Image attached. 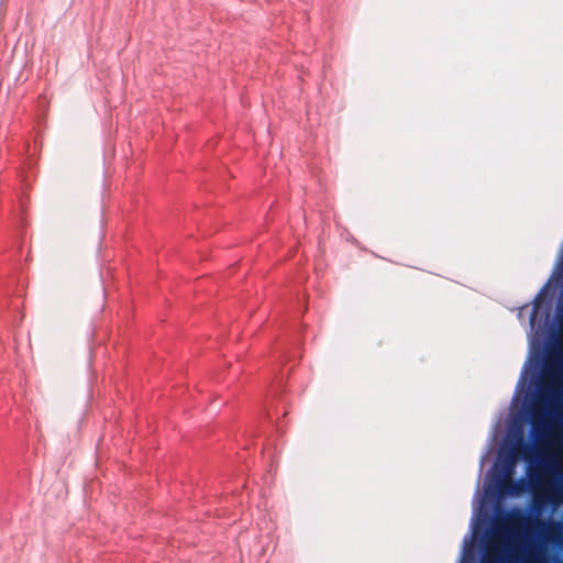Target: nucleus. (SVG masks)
Here are the masks:
<instances>
[{"instance_id": "obj_8", "label": "nucleus", "mask_w": 563, "mask_h": 563, "mask_svg": "<svg viewBox=\"0 0 563 563\" xmlns=\"http://www.w3.org/2000/svg\"><path fill=\"white\" fill-rule=\"evenodd\" d=\"M544 320V323L548 324V323H558V324H563V319H543Z\"/></svg>"}, {"instance_id": "obj_3", "label": "nucleus", "mask_w": 563, "mask_h": 563, "mask_svg": "<svg viewBox=\"0 0 563 563\" xmlns=\"http://www.w3.org/2000/svg\"><path fill=\"white\" fill-rule=\"evenodd\" d=\"M563 499V484L561 486L548 487L545 493L537 495L533 499V508L539 511L544 505H558Z\"/></svg>"}, {"instance_id": "obj_1", "label": "nucleus", "mask_w": 563, "mask_h": 563, "mask_svg": "<svg viewBox=\"0 0 563 563\" xmlns=\"http://www.w3.org/2000/svg\"><path fill=\"white\" fill-rule=\"evenodd\" d=\"M532 448L530 444L520 440L514 448V457L508 461L505 465V477L500 482V488L504 493L512 496L521 495L527 490L528 484L525 478L512 479L511 475L515 468V462L518 455L525 460H530Z\"/></svg>"}, {"instance_id": "obj_6", "label": "nucleus", "mask_w": 563, "mask_h": 563, "mask_svg": "<svg viewBox=\"0 0 563 563\" xmlns=\"http://www.w3.org/2000/svg\"><path fill=\"white\" fill-rule=\"evenodd\" d=\"M553 317H563V295L561 296V298L559 300V303H558V307L555 310V314Z\"/></svg>"}, {"instance_id": "obj_9", "label": "nucleus", "mask_w": 563, "mask_h": 563, "mask_svg": "<svg viewBox=\"0 0 563 563\" xmlns=\"http://www.w3.org/2000/svg\"><path fill=\"white\" fill-rule=\"evenodd\" d=\"M537 320L541 321L542 319H534V318L530 319L531 327H534Z\"/></svg>"}, {"instance_id": "obj_2", "label": "nucleus", "mask_w": 563, "mask_h": 563, "mask_svg": "<svg viewBox=\"0 0 563 563\" xmlns=\"http://www.w3.org/2000/svg\"><path fill=\"white\" fill-rule=\"evenodd\" d=\"M555 299V287L552 279H549L538 291L531 305H523L519 308V317L529 313V317H553Z\"/></svg>"}, {"instance_id": "obj_4", "label": "nucleus", "mask_w": 563, "mask_h": 563, "mask_svg": "<svg viewBox=\"0 0 563 563\" xmlns=\"http://www.w3.org/2000/svg\"><path fill=\"white\" fill-rule=\"evenodd\" d=\"M514 522L519 528L538 529V530H543L548 525V522L539 519L538 517L527 516L526 514H523L521 511H517L514 515Z\"/></svg>"}, {"instance_id": "obj_7", "label": "nucleus", "mask_w": 563, "mask_h": 563, "mask_svg": "<svg viewBox=\"0 0 563 563\" xmlns=\"http://www.w3.org/2000/svg\"><path fill=\"white\" fill-rule=\"evenodd\" d=\"M483 563H500L497 556H487L484 559Z\"/></svg>"}, {"instance_id": "obj_10", "label": "nucleus", "mask_w": 563, "mask_h": 563, "mask_svg": "<svg viewBox=\"0 0 563 563\" xmlns=\"http://www.w3.org/2000/svg\"><path fill=\"white\" fill-rule=\"evenodd\" d=\"M562 365H563V357H562Z\"/></svg>"}, {"instance_id": "obj_5", "label": "nucleus", "mask_w": 563, "mask_h": 563, "mask_svg": "<svg viewBox=\"0 0 563 563\" xmlns=\"http://www.w3.org/2000/svg\"><path fill=\"white\" fill-rule=\"evenodd\" d=\"M530 423L536 437H542L548 430V420L543 410L533 408L530 411Z\"/></svg>"}]
</instances>
